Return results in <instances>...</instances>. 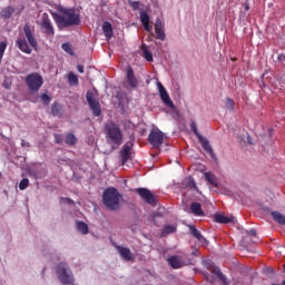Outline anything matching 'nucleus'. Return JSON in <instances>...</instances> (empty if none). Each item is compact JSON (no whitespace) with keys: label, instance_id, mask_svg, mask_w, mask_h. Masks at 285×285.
Masks as SVG:
<instances>
[{"label":"nucleus","instance_id":"nucleus-41","mask_svg":"<svg viewBox=\"0 0 285 285\" xmlns=\"http://www.w3.org/2000/svg\"><path fill=\"white\" fill-rule=\"evenodd\" d=\"M129 6L132 10H139V1H129Z\"/></svg>","mask_w":285,"mask_h":285},{"label":"nucleus","instance_id":"nucleus-1","mask_svg":"<svg viewBox=\"0 0 285 285\" xmlns=\"http://www.w3.org/2000/svg\"><path fill=\"white\" fill-rule=\"evenodd\" d=\"M59 13H52V18L59 30L66 28H72V26H79L81 23V16L77 13L75 8H61Z\"/></svg>","mask_w":285,"mask_h":285},{"label":"nucleus","instance_id":"nucleus-49","mask_svg":"<svg viewBox=\"0 0 285 285\" xmlns=\"http://www.w3.org/2000/svg\"><path fill=\"white\" fill-rule=\"evenodd\" d=\"M246 137H247V144L253 145V140L250 138V135L246 134Z\"/></svg>","mask_w":285,"mask_h":285},{"label":"nucleus","instance_id":"nucleus-23","mask_svg":"<svg viewBox=\"0 0 285 285\" xmlns=\"http://www.w3.org/2000/svg\"><path fill=\"white\" fill-rule=\"evenodd\" d=\"M274 222H276V224H279L281 226H285V215L279 213V212H272L271 213Z\"/></svg>","mask_w":285,"mask_h":285},{"label":"nucleus","instance_id":"nucleus-35","mask_svg":"<svg viewBox=\"0 0 285 285\" xmlns=\"http://www.w3.org/2000/svg\"><path fill=\"white\" fill-rule=\"evenodd\" d=\"M6 48H8V43L1 41L0 42V63L3 59V55H6Z\"/></svg>","mask_w":285,"mask_h":285},{"label":"nucleus","instance_id":"nucleus-4","mask_svg":"<svg viewBox=\"0 0 285 285\" xmlns=\"http://www.w3.org/2000/svg\"><path fill=\"white\" fill-rule=\"evenodd\" d=\"M121 199V194L115 187H109L105 189L102 194V204L108 208V210H119V200Z\"/></svg>","mask_w":285,"mask_h":285},{"label":"nucleus","instance_id":"nucleus-52","mask_svg":"<svg viewBox=\"0 0 285 285\" xmlns=\"http://www.w3.org/2000/svg\"><path fill=\"white\" fill-rule=\"evenodd\" d=\"M68 203H69V204L72 203V199L69 198V199H68Z\"/></svg>","mask_w":285,"mask_h":285},{"label":"nucleus","instance_id":"nucleus-6","mask_svg":"<svg viewBox=\"0 0 285 285\" xmlns=\"http://www.w3.org/2000/svg\"><path fill=\"white\" fill-rule=\"evenodd\" d=\"M187 261H184L181 256L173 255L167 258L168 266L174 268L175 271L179 268H184V266H195L196 261L190 258V256H186Z\"/></svg>","mask_w":285,"mask_h":285},{"label":"nucleus","instance_id":"nucleus-8","mask_svg":"<svg viewBox=\"0 0 285 285\" xmlns=\"http://www.w3.org/2000/svg\"><path fill=\"white\" fill-rule=\"evenodd\" d=\"M86 100L92 111V115H95V117H101V105L99 104V100L95 98V94L92 91H87Z\"/></svg>","mask_w":285,"mask_h":285},{"label":"nucleus","instance_id":"nucleus-3","mask_svg":"<svg viewBox=\"0 0 285 285\" xmlns=\"http://www.w3.org/2000/svg\"><path fill=\"white\" fill-rule=\"evenodd\" d=\"M105 132L107 135V142H109L112 148H119V146L124 144V134L121 132V128H119V125L115 122L106 125Z\"/></svg>","mask_w":285,"mask_h":285},{"label":"nucleus","instance_id":"nucleus-7","mask_svg":"<svg viewBox=\"0 0 285 285\" xmlns=\"http://www.w3.org/2000/svg\"><path fill=\"white\" fill-rule=\"evenodd\" d=\"M24 81L30 92H39V90L43 86V77H41V75L37 72L28 75Z\"/></svg>","mask_w":285,"mask_h":285},{"label":"nucleus","instance_id":"nucleus-20","mask_svg":"<svg viewBox=\"0 0 285 285\" xmlns=\"http://www.w3.org/2000/svg\"><path fill=\"white\" fill-rule=\"evenodd\" d=\"M212 273L216 275V277H218L219 282H222L223 285H230V283H228V278L226 277V275H224V273H222V269H219V267H214Z\"/></svg>","mask_w":285,"mask_h":285},{"label":"nucleus","instance_id":"nucleus-16","mask_svg":"<svg viewBox=\"0 0 285 285\" xmlns=\"http://www.w3.org/2000/svg\"><path fill=\"white\" fill-rule=\"evenodd\" d=\"M198 141L199 144H202L203 149L206 150L213 159H215V151H213V146H210V141L208 140V138L199 136Z\"/></svg>","mask_w":285,"mask_h":285},{"label":"nucleus","instance_id":"nucleus-10","mask_svg":"<svg viewBox=\"0 0 285 285\" xmlns=\"http://www.w3.org/2000/svg\"><path fill=\"white\" fill-rule=\"evenodd\" d=\"M148 141L154 148H161L164 144V132L159 129H153L148 136Z\"/></svg>","mask_w":285,"mask_h":285},{"label":"nucleus","instance_id":"nucleus-42","mask_svg":"<svg viewBox=\"0 0 285 285\" xmlns=\"http://www.w3.org/2000/svg\"><path fill=\"white\" fill-rule=\"evenodd\" d=\"M144 29L146 32H153V26H150V22L142 23Z\"/></svg>","mask_w":285,"mask_h":285},{"label":"nucleus","instance_id":"nucleus-37","mask_svg":"<svg viewBox=\"0 0 285 285\" xmlns=\"http://www.w3.org/2000/svg\"><path fill=\"white\" fill-rule=\"evenodd\" d=\"M142 55L146 61H153V52L148 51L147 48L142 49Z\"/></svg>","mask_w":285,"mask_h":285},{"label":"nucleus","instance_id":"nucleus-28","mask_svg":"<svg viewBox=\"0 0 285 285\" xmlns=\"http://www.w3.org/2000/svg\"><path fill=\"white\" fill-rule=\"evenodd\" d=\"M68 81L71 86H79V78L72 71L68 75Z\"/></svg>","mask_w":285,"mask_h":285},{"label":"nucleus","instance_id":"nucleus-11","mask_svg":"<svg viewBox=\"0 0 285 285\" xmlns=\"http://www.w3.org/2000/svg\"><path fill=\"white\" fill-rule=\"evenodd\" d=\"M126 81L129 88H132L134 90L139 88V80L137 79V76H135V70L131 66L126 68Z\"/></svg>","mask_w":285,"mask_h":285},{"label":"nucleus","instance_id":"nucleus-19","mask_svg":"<svg viewBox=\"0 0 285 285\" xmlns=\"http://www.w3.org/2000/svg\"><path fill=\"white\" fill-rule=\"evenodd\" d=\"M190 212L193 215H195V217H204L205 215L204 209H202V204L197 202H193L190 204Z\"/></svg>","mask_w":285,"mask_h":285},{"label":"nucleus","instance_id":"nucleus-54","mask_svg":"<svg viewBox=\"0 0 285 285\" xmlns=\"http://www.w3.org/2000/svg\"><path fill=\"white\" fill-rule=\"evenodd\" d=\"M0 177H1V173H0Z\"/></svg>","mask_w":285,"mask_h":285},{"label":"nucleus","instance_id":"nucleus-12","mask_svg":"<svg viewBox=\"0 0 285 285\" xmlns=\"http://www.w3.org/2000/svg\"><path fill=\"white\" fill-rule=\"evenodd\" d=\"M157 86L160 99L165 104V106H168L169 108H175V102H173V100L170 99V96L168 95L166 87H164V85L159 81L157 82Z\"/></svg>","mask_w":285,"mask_h":285},{"label":"nucleus","instance_id":"nucleus-18","mask_svg":"<svg viewBox=\"0 0 285 285\" xmlns=\"http://www.w3.org/2000/svg\"><path fill=\"white\" fill-rule=\"evenodd\" d=\"M214 222H216V224H235V217L225 216L224 214H216L214 216Z\"/></svg>","mask_w":285,"mask_h":285},{"label":"nucleus","instance_id":"nucleus-34","mask_svg":"<svg viewBox=\"0 0 285 285\" xmlns=\"http://www.w3.org/2000/svg\"><path fill=\"white\" fill-rule=\"evenodd\" d=\"M140 21L141 23H150V16H148V12L141 11L140 12Z\"/></svg>","mask_w":285,"mask_h":285},{"label":"nucleus","instance_id":"nucleus-5","mask_svg":"<svg viewBox=\"0 0 285 285\" xmlns=\"http://www.w3.org/2000/svg\"><path fill=\"white\" fill-rule=\"evenodd\" d=\"M56 275L62 285L72 284L75 282V274L72 268L66 262H61L56 267Z\"/></svg>","mask_w":285,"mask_h":285},{"label":"nucleus","instance_id":"nucleus-48","mask_svg":"<svg viewBox=\"0 0 285 285\" xmlns=\"http://www.w3.org/2000/svg\"><path fill=\"white\" fill-rule=\"evenodd\" d=\"M191 255H193L194 257H199V250H198V249H194V250L191 252Z\"/></svg>","mask_w":285,"mask_h":285},{"label":"nucleus","instance_id":"nucleus-53","mask_svg":"<svg viewBox=\"0 0 285 285\" xmlns=\"http://www.w3.org/2000/svg\"><path fill=\"white\" fill-rule=\"evenodd\" d=\"M271 271V273H274V271L273 269H269Z\"/></svg>","mask_w":285,"mask_h":285},{"label":"nucleus","instance_id":"nucleus-47","mask_svg":"<svg viewBox=\"0 0 285 285\" xmlns=\"http://www.w3.org/2000/svg\"><path fill=\"white\" fill-rule=\"evenodd\" d=\"M277 60L285 61V55L284 53L278 55Z\"/></svg>","mask_w":285,"mask_h":285},{"label":"nucleus","instance_id":"nucleus-22","mask_svg":"<svg viewBox=\"0 0 285 285\" xmlns=\"http://www.w3.org/2000/svg\"><path fill=\"white\" fill-rule=\"evenodd\" d=\"M102 32L106 39H112V24L108 21L104 22L102 24Z\"/></svg>","mask_w":285,"mask_h":285},{"label":"nucleus","instance_id":"nucleus-9","mask_svg":"<svg viewBox=\"0 0 285 285\" xmlns=\"http://www.w3.org/2000/svg\"><path fill=\"white\" fill-rule=\"evenodd\" d=\"M136 193L146 204H149V206H157V198H155L150 189L140 187L136 189Z\"/></svg>","mask_w":285,"mask_h":285},{"label":"nucleus","instance_id":"nucleus-43","mask_svg":"<svg viewBox=\"0 0 285 285\" xmlns=\"http://www.w3.org/2000/svg\"><path fill=\"white\" fill-rule=\"evenodd\" d=\"M246 234L249 235L250 237H255V235H257V229L252 228V229L247 230Z\"/></svg>","mask_w":285,"mask_h":285},{"label":"nucleus","instance_id":"nucleus-45","mask_svg":"<svg viewBox=\"0 0 285 285\" xmlns=\"http://www.w3.org/2000/svg\"><path fill=\"white\" fill-rule=\"evenodd\" d=\"M157 217H164V214L157 210L156 213H154V219H157Z\"/></svg>","mask_w":285,"mask_h":285},{"label":"nucleus","instance_id":"nucleus-17","mask_svg":"<svg viewBox=\"0 0 285 285\" xmlns=\"http://www.w3.org/2000/svg\"><path fill=\"white\" fill-rule=\"evenodd\" d=\"M189 230H190V235H193V237H195L196 239H198V242H200V244L203 246H207L208 245V240L206 239V237H204L202 235V232L198 230L197 227L190 225L189 226Z\"/></svg>","mask_w":285,"mask_h":285},{"label":"nucleus","instance_id":"nucleus-46","mask_svg":"<svg viewBox=\"0 0 285 285\" xmlns=\"http://www.w3.org/2000/svg\"><path fill=\"white\" fill-rule=\"evenodd\" d=\"M77 70H78V72H80V75H83V72H85L83 65H78Z\"/></svg>","mask_w":285,"mask_h":285},{"label":"nucleus","instance_id":"nucleus-31","mask_svg":"<svg viewBox=\"0 0 285 285\" xmlns=\"http://www.w3.org/2000/svg\"><path fill=\"white\" fill-rule=\"evenodd\" d=\"M225 106L229 110V112H233V110H235V100L232 98H226Z\"/></svg>","mask_w":285,"mask_h":285},{"label":"nucleus","instance_id":"nucleus-2","mask_svg":"<svg viewBox=\"0 0 285 285\" xmlns=\"http://www.w3.org/2000/svg\"><path fill=\"white\" fill-rule=\"evenodd\" d=\"M23 32L26 38H18L16 46L19 48V50H21V52H24L26 55H32L31 48L37 50V48H39V42H37V38H35V31L32 28H30V24H24Z\"/></svg>","mask_w":285,"mask_h":285},{"label":"nucleus","instance_id":"nucleus-39","mask_svg":"<svg viewBox=\"0 0 285 285\" xmlns=\"http://www.w3.org/2000/svg\"><path fill=\"white\" fill-rule=\"evenodd\" d=\"M155 30H165L164 29V22H161V19L157 18L155 23Z\"/></svg>","mask_w":285,"mask_h":285},{"label":"nucleus","instance_id":"nucleus-44","mask_svg":"<svg viewBox=\"0 0 285 285\" xmlns=\"http://www.w3.org/2000/svg\"><path fill=\"white\" fill-rule=\"evenodd\" d=\"M21 146H22V148H30V146H32V145H30V142H28L24 139H22L21 140Z\"/></svg>","mask_w":285,"mask_h":285},{"label":"nucleus","instance_id":"nucleus-32","mask_svg":"<svg viewBox=\"0 0 285 285\" xmlns=\"http://www.w3.org/2000/svg\"><path fill=\"white\" fill-rule=\"evenodd\" d=\"M61 48H62L63 51L67 52V55H71V57H72V55H75V53L72 52V45H70V42H65V43H62V45H61Z\"/></svg>","mask_w":285,"mask_h":285},{"label":"nucleus","instance_id":"nucleus-51","mask_svg":"<svg viewBox=\"0 0 285 285\" xmlns=\"http://www.w3.org/2000/svg\"><path fill=\"white\" fill-rule=\"evenodd\" d=\"M67 285H78L77 283L72 282L71 284H67Z\"/></svg>","mask_w":285,"mask_h":285},{"label":"nucleus","instance_id":"nucleus-21","mask_svg":"<svg viewBox=\"0 0 285 285\" xmlns=\"http://www.w3.org/2000/svg\"><path fill=\"white\" fill-rule=\"evenodd\" d=\"M173 233H177V225H165L161 229V237H168Z\"/></svg>","mask_w":285,"mask_h":285},{"label":"nucleus","instance_id":"nucleus-13","mask_svg":"<svg viewBox=\"0 0 285 285\" xmlns=\"http://www.w3.org/2000/svg\"><path fill=\"white\" fill-rule=\"evenodd\" d=\"M40 28L45 30V35H47L48 37H55V27H52V21H50V18H48V16L42 17Z\"/></svg>","mask_w":285,"mask_h":285},{"label":"nucleus","instance_id":"nucleus-29","mask_svg":"<svg viewBox=\"0 0 285 285\" xmlns=\"http://www.w3.org/2000/svg\"><path fill=\"white\" fill-rule=\"evenodd\" d=\"M67 146H75L77 144V137L75 134H68L65 139Z\"/></svg>","mask_w":285,"mask_h":285},{"label":"nucleus","instance_id":"nucleus-30","mask_svg":"<svg viewBox=\"0 0 285 285\" xmlns=\"http://www.w3.org/2000/svg\"><path fill=\"white\" fill-rule=\"evenodd\" d=\"M51 115L53 117H59V115H61V108L59 107V102H53L51 105Z\"/></svg>","mask_w":285,"mask_h":285},{"label":"nucleus","instance_id":"nucleus-26","mask_svg":"<svg viewBox=\"0 0 285 285\" xmlns=\"http://www.w3.org/2000/svg\"><path fill=\"white\" fill-rule=\"evenodd\" d=\"M77 229H78L79 233H81L82 235H88V233H89V230H88V224L83 223V220L77 222Z\"/></svg>","mask_w":285,"mask_h":285},{"label":"nucleus","instance_id":"nucleus-33","mask_svg":"<svg viewBox=\"0 0 285 285\" xmlns=\"http://www.w3.org/2000/svg\"><path fill=\"white\" fill-rule=\"evenodd\" d=\"M190 130L191 132H194L197 139H199V137H203L202 134H199V130H197V122H195V120L190 122Z\"/></svg>","mask_w":285,"mask_h":285},{"label":"nucleus","instance_id":"nucleus-40","mask_svg":"<svg viewBox=\"0 0 285 285\" xmlns=\"http://www.w3.org/2000/svg\"><path fill=\"white\" fill-rule=\"evenodd\" d=\"M188 188H191L193 190H197V183H195V179H189L187 183Z\"/></svg>","mask_w":285,"mask_h":285},{"label":"nucleus","instance_id":"nucleus-36","mask_svg":"<svg viewBox=\"0 0 285 285\" xmlns=\"http://www.w3.org/2000/svg\"><path fill=\"white\" fill-rule=\"evenodd\" d=\"M29 185H30V180L28 178H23L19 184V189L26 190V188H28Z\"/></svg>","mask_w":285,"mask_h":285},{"label":"nucleus","instance_id":"nucleus-14","mask_svg":"<svg viewBox=\"0 0 285 285\" xmlns=\"http://www.w3.org/2000/svg\"><path fill=\"white\" fill-rule=\"evenodd\" d=\"M132 141H128L124 145L122 150L120 151V159L122 164H126L130 157H132Z\"/></svg>","mask_w":285,"mask_h":285},{"label":"nucleus","instance_id":"nucleus-25","mask_svg":"<svg viewBox=\"0 0 285 285\" xmlns=\"http://www.w3.org/2000/svg\"><path fill=\"white\" fill-rule=\"evenodd\" d=\"M205 179L210 184V186H215V188H217V177H215V175L212 173H205Z\"/></svg>","mask_w":285,"mask_h":285},{"label":"nucleus","instance_id":"nucleus-27","mask_svg":"<svg viewBox=\"0 0 285 285\" xmlns=\"http://www.w3.org/2000/svg\"><path fill=\"white\" fill-rule=\"evenodd\" d=\"M156 39L166 41V29H155Z\"/></svg>","mask_w":285,"mask_h":285},{"label":"nucleus","instance_id":"nucleus-38","mask_svg":"<svg viewBox=\"0 0 285 285\" xmlns=\"http://www.w3.org/2000/svg\"><path fill=\"white\" fill-rule=\"evenodd\" d=\"M40 99L45 106H50L51 99L50 96H48V94H42Z\"/></svg>","mask_w":285,"mask_h":285},{"label":"nucleus","instance_id":"nucleus-15","mask_svg":"<svg viewBox=\"0 0 285 285\" xmlns=\"http://www.w3.org/2000/svg\"><path fill=\"white\" fill-rule=\"evenodd\" d=\"M117 250L120 257L125 259V262H132V259H135V255H132V252H130V248L117 246Z\"/></svg>","mask_w":285,"mask_h":285},{"label":"nucleus","instance_id":"nucleus-24","mask_svg":"<svg viewBox=\"0 0 285 285\" xmlns=\"http://www.w3.org/2000/svg\"><path fill=\"white\" fill-rule=\"evenodd\" d=\"M12 14H14V8L12 6L3 8L0 11L1 19H10V17H12Z\"/></svg>","mask_w":285,"mask_h":285},{"label":"nucleus","instance_id":"nucleus-50","mask_svg":"<svg viewBox=\"0 0 285 285\" xmlns=\"http://www.w3.org/2000/svg\"><path fill=\"white\" fill-rule=\"evenodd\" d=\"M244 8H245L246 11H248V10H250V4L248 2H245Z\"/></svg>","mask_w":285,"mask_h":285}]
</instances>
